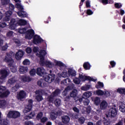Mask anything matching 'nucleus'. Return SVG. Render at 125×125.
<instances>
[{
    "label": "nucleus",
    "instance_id": "1",
    "mask_svg": "<svg viewBox=\"0 0 125 125\" xmlns=\"http://www.w3.org/2000/svg\"><path fill=\"white\" fill-rule=\"evenodd\" d=\"M15 7L12 3H9V11L5 12V17L3 18L4 22H8L10 20L11 15H12V11L14 10Z\"/></svg>",
    "mask_w": 125,
    "mask_h": 125
},
{
    "label": "nucleus",
    "instance_id": "2",
    "mask_svg": "<svg viewBox=\"0 0 125 125\" xmlns=\"http://www.w3.org/2000/svg\"><path fill=\"white\" fill-rule=\"evenodd\" d=\"M17 8L19 9V11L17 12L18 15L21 17V18H25V17H27L28 15L26 12L23 11L24 8L23 6L21 5V4L17 3Z\"/></svg>",
    "mask_w": 125,
    "mask_h": 125
},
{
    "label": "nucleus",
    "instance_id": "3",
    "mask_svg": "<svg viewBox=\"0 0 125 125\" xmlns=\"http://www.w3.org/2000/svg\"><path fill=\"white\" fill-rule=\"evenodd\" d=\"M55 80V75L53 74H50L44 76V80L48 83H51Z\"/></svg>",
    "mask_w": 125,
    "mask_h": 125
},
{
    "label": "nucleus",
    "instance_id": "4",
    "mask_svg": "<svg viewBox=\"0 0 125 125\" xmlns=\"http://www.w3.org/2000/svg\"><path fill=\"white\" fill-rule=\"evenodd\" d=\"M4 61L6 63H9L8 65L10 67L12 66V62H14L13 59H12V55H10V54L7 53L4 59Z\"/></svg>",
    "mask_w": 125,
    "mask_h": 125
},
{
    "label": "nucleus",
    "instance_id": "5",
    "mask_svg": "<svg viewBox=\"0 0 125 125\" xmlns=\"http://www.w3.org/2000/svg\"><path fill=\"white\" fill-rule=\"evenodd\" d=\"M19 79L22 83H30L33 80L32 78L27 75L20 76Z\"/></svg>",
    "mask_w": 125,
    "mask_h": 125
},
{
    "label": "nucleus",
    "instance_id": "6",
    "mask_svg": "<svg viewBox=\"0 0 125 125\" xmlns=\"http://www.w3.org/2000/svg\"><path fill=\"white\" fill-rule=\"evenodd\" d=\"M118 113V111L117 110V108L115 107H111L109 110L108 112V116L109 117H111L112 118H114L117 116V114Z\"/></svg>",
    "mask_w": 125,
    "mask_h": 125
},
{
    "label": "nucleus",
    "instance_id": "7",
    "mask_svg": "<svg viewBox=\"0 0 125 125\" xmlns=\"http://www.w3.org/2000/svg\"><path fill=\"white\" fill-rule=\"evenodd\" d=\"M42 92H43L42 90H38L35 92V93L37 95L36 96V99L37 100V101H42V100L43 99L42 96Z\"/></svg>",
    "mask_w": 125,
    "mask_h": 125
},
{
    "label": "nucleus",
    "instance_id": "8",
    "mask_svg": "<svg viewBox=\"0 0 125 125\" xmlns=\"http://www.w3.org/2000/svg\"><path fill=\"white\" fill-rule=\"evenodd\" d=\"M9 28L10 30H15L16 28V20L11 19L10 22H9Z\"/></svg>",
    "mask_w": 125,
    "mask_h": 125
},
{
    "label": "nucleus",
    "instance_id": "9",
    "mask_svg": "<svg viewBox=\"0 0 125 125\" xmlns=\"http://www.w3.org/2000/svg\"><path fill=\"white\" fill-rule=\"evenodd\" d=\"M0 74L1 77H0L1 80H4L6 78H7V76L9 75L8 71L6 69H2L0 71Z\"/></svg>",
    "mask_w": 125,
    "mask_h": 125
},
{
    "label": "nucleus",
    "instance_id": "10",
    "mask_svg": "<svg viewBox=\"0 0 125 125\" xmlns=\"http://www.w3.org/2000/svg\"><path fill=\"white\" fill-rule=\"evenodd\" d=\"M79 79H80L82 82H84V81H86V80H88V81H93V82H95L96 81V80L91 78V77L89 76H83L82 74L79 75Z\"/></svg>",
    "mask_w": 125,
    "mask_h": 125
},
{
    "label": "nucleus",
    "instance_id": "11",
    "mask_svg": "<svg viewBox=\"0 0 125 125\" xmlns=\"http://www.w3.org/2000/svg\"><path fill=\"white\" fill-rule=\"evenodd\" d=\"M35 33L34 32V30L32 29H29L27 30L26 32V35L25 36V39H28V40H31L32 38H33Z\"/></svg>",
    "mask_w": 125,
    "mask_h": 125
},
{
    "label": "nucleus",
    "instance_id": "12",
    "mask_svg": "<svg viewBox=\"0 0 125 125\" xmlns=\"http://www.w3.org/2000/svg\"><path fill=\"white\" fill-rule=\"evenodd\" d=\"M25 96H26V93L23 90H21L17 93V98L19 100H22L25 98Z\"/></svg>",
    "mask_w": 125,
    "mask_h": 125
},
{
    "label": "nucleus",
    "instance_id": "13",
    "mask_svg": "<svg viewBox=\"0 0 125 125\" xmlns=\"http://www.w3.org/2000/svg\"><path fill=\"white\" fill-rule=\"evenodd\" d=\"M62 122L63 124L65 125H67V124H69L70 123V117L67 115H63L62 116Z\"/></svg>",
    "mask_w": 125,
    "mask_h": 125
},
{
    "label": "nucleus",
    "instance_id": "14",
    "mask_svg": "<svg viewBox=\"0 0 125 125\" xmlns=\"http://www.w3.org/2000/svg\"><path fill=\"white\" fill-rule=\"evenodd\" d=\"M72 110H73L74 112L76 113V114H72V118H73V119H79V113H80V109L78 108V107L76 106H74L72 108Z\"/></svg>",
    "mask_w": 125,
    "mask_h": 125
},
{
    "label": "nucleus",
    "instance_id": "15",
    "mask_svg": "<svg viewBox=\"0 0 125 125\" xmlns=\"http://www.w3.org/2000/svg\"><path fill=\"white\" fill-rule=\"evenodd\" d=\"M74 88V84L70 85L64 89V90L62 92V96H66L68 94V91L71 90Z\"/></svg>",
    "mask_w": 125,
    "mask_h": 125
},
{
    "label": "nucleus",
    "instance_id": "16",
    "mask_svg": "<svg viewBox=\"0 0 125 125\" xmlns=\"http://www.w3.org/2000/svg\"><path fill=\"white\" fill-rule=\"evenodd\" d=\"M91 112V108L90 106H88L87 108L83 107L82 110V113L83 115H86L89 114Z\"/></svg>",
    "mask_w": 125,
    "mask_h": 125
},
{
    "label": "nucleus",
    "instance_id": "17",
    "mask_svg": "<svg viewBox=\"0 0 125 125\" xmlns=\"http://www.w3.org/2000/svg\"><path fill=\"white\" fill-rule=\"evenodd\" d=\"M42 40L40 36L37 35H35L33 39V43L35 44H38V43L42 42Z\"/></svg>",
    "mask_w": 125,
    "mask_h": 125
},
{
    "label": "nucleus",
    "instance_id": "18",
    "mask_svg": "<svg viewBox=\"0 0 125 125\" xmlns=\"http://www.w3.org/2000/svg\"><path fill=\"white\" fill-rule=\"evenodd\" d=\"M108 107V103L106 101H103L100 104V109L105 110Z\"/></svg>",
    "mask_w": 125,
    "mask_h": 125
},
{
    "label": "nucleus",
    "instance_id": "19",
    "mask_svg": "<svg viewBox=\"0 0 125 125\" xmlns=\"http://www.w3.org/2000/svg\"><path fill=\"white\" fill-rule=\"evenodd\" d=\"M20 74H26L28 72V67L26 66H21L19 70Z\"/></svg>",
    "mask_w": 125,
    "mask_h": 125
},
{
    "label": "nucleus",
    "instance_id": "20",
    "mask_svg": "<svg viewBox=\"0 0 125 125\" xmlns=\"http://www.w3.org/2000/svg\"><path fill=\"white\" fill-rule=\"evenodd\" d=\"M23 55H24V52L22 50H19L16 53L17 60H20V59L23 57Z\"/></svg>",
    "mask_w": 125,
    "mask_h": 125
},
{
    "label": "nucleus",
    "instance_id": "21",
    "mask_svg": "<svg viewBox=\"0 0 125 125\" xmlns=\"http://www.w3.org/2000/svg\"><path fill=\"white\" fill-rule=\"evenodd\" d=\"M16 111H10L7 114V117L12 119H16Z\"/></svg>",
    "mask_w": 125,
    "mask_h": 125
},
{
    "label": "nucleus",
    "instance_id": "22",
    "mask_svg": "<svg viewBox=\"0 0 125 125\" xmlns=\"http://www.w3.org/2000/svg\"><path fill=\"white\" fill-rule=\"evenodd\" d=\"M92 95V93L90 91H86L83 93L82 96V98L84 99H87V98H89L90 96Z\"/></svg>",
    "mask_w": 125,
    "mask_h": 125
},
{
    "label": "nucleus",
    "instance_id": "23",
    "mask_svg": "<svg viewBox=\"0 0 125 125\" xmlns=\"http://www.w3.org/2000/svg\"><path fill=\"white\" fill-rule=\"evenodd\" d=\"M8 122L4 119L1 118V112H0V125H7Z\"/></svg>",
    "mask_w": 125,
    "mask_h": 125
},
{
    "label": "nucleus",
    "instance_id": "24",
    "mask_svg": "<svg viewBox=\"0 0 125 125\" xmlns=\"http://www.w3.org/2000/svg\"><path fill=\"white\" fill-rule=\"evenodd\" d=\"M45 73V70L42 67V68H38L37 69V74L39 75V76H42V75L44 74Z\"/></svg>",
    "mask_w": 125,
    "mask_h": 125
},
{
    "label": "nucleus",
    "instance_id": "25",
    "mask_svg": "<svg viewBox=\"0 0 125 125\" xmlns=\"http://www.w3.org/2000/svg\"><path fill=\"white\" fill-rule=\"evenodd\" d=\"M9 94H10V92L8 90H7L0 94V98H4L5 97H7Z\"/></svg>",
    "mask_w": 125,
    "mask_h": 125
},
{
    "label": "nucleus",
    "instance_id": "26",
    "mask_svg": "<svg viewBox=\"0 0 125 125\" xmlns=\"http://www.w3.org/2000/svg\"><path fill=\"white\" fill-rule=\"evenodd\" d=\"M71 83V80L69 78H67L61 82V84L62 85H67V84H70Z\"/></svg>",
    "mask_w": 125,
    "mask_h": 125
},
{
    "label": "nucleus",
    "instance_id": "27",
    "mask_svg": "<svg viewBox=\"0 0 125 125\" xmlns=\"http://www.w3.org/2000/svg\"><path fill=\"white\" fill-rule=\"evenodd\" d=\"M46 54V52H45V50H42L40 51V52H39V53H37L36 55L37 56H38V57H44Z\"/></svg>",
    "mask_w": 125,
    "mask_h": 125
},
{
    "label": "nucleus",
    "instance_id": "28",
    "mask_svg": "<svg viewBox=\"0 0 125 125\" xmlns=\"http://www.w3.org/2000/svg\"><path fill=\"white\" fill-rule=\"evenodd\" d=\"M119 110L122 113H125V104L123 103H120L119 104Z\"/></svg>",
    "mask_w": 125,
    "mask_h": 125
},
{
    "label": "nucleus",
    "instance_id": "29",
    "mask_svg": "<svg viewBox=\"0 0 125 125\" xmlns=\"http://www.w3.org/2000/svg\"><path fill=\"white\" fill-rule=\"evenodd\" d=\"M20 26H25L27 24V21L25 20L20 19L17 22Z\"/></svg>",
    "mask_w": 125,
    "mask_h": 125
},
{
    "label": "nucleus",
    "instance_id": "30",
    "mask_svg": "<svg viewBox=\"0 0 125 125\" xmlns=\"http://www.w3.org/2000/svg\"><path fill=\"white\" fill-rule=\"evenodd\" d=\"M31 110H32V105L31 104L27 105V106L23 110V113H24V114H27V113L30 112Z\"/></svg>",
    "mask_w": 125,
    "mask_h": 125
},
{
    "label": "nucleus",
    "instance_id": "31",
    "mask_svg": "<svg viewBox=\"0 0 125 125\" xmlns=\"http://www.w3.org/2000/svg\"><path fill=\"white\" fill-rule=\"evenodd\" d=\"M61 93V90L60 89H56L52 93V94L56 97V96H58L59 94Z\"/></svg>",
    "mask_w": 125,
    "mask_h": 125
},
{
    "label": "nucleus",
    "instance_id": "32",
    "mask_svg": "<svg viewBox=\"0 0 125 125\" xmlns=\"http://www.w3.org/2000/svg\"><path fill=\"white\" fill-rule=\"evenodd\" d=\"M55 97L52 94L50 96H49L47 97V100L50 103H53V101H54Z\"/></svg>",
    "mask_w": 125,
    "mask_h": 125
},
{
    "label": "nucleus",
    "instance_id": "33",
    "mask_svg": "<svg viewBox=\"0 0 125 125\" xmlns=\"http://www.w3.org/2000/svg\"><path fill=\"white\" fill-rule=\"evenodd\" d=\"M77 94H78V91L76 89H74L72 92L70 93V97H73L75 98L76 96H77Z\"/></svg>",
    "mask_w": 125,
    "mask_h": 125
},
{
    "label": "nucleus",
    "instance_id": "34",
    "mask_svg": "<svg viewBox=\"0 0 125 125\" xmlns=\"http://www.w3.org/2000/svg\"><path fill=\"white\" fill-rule=\"evenodd\" d=\"M35 117V113L34 112H31L30 113L29 116H26L24 117V120H30V119H32Z\"/></svg>",
    "mask_w": 125,
    "mask_h": 125
},
{
    "label": "nucleus",
    "instance_id": "35",
    "mask_svg": "<svg viewBox=\"0 0 125 125\" xmlns=\"http://www.w3.org/2000/svg\"><path fill=\"white\" fill-rule=\"evenodd\" d=\"M54 62L55 63L56 66H59L61 68H62L65 66L64 64H63V63H62L61 62H59L55 60L54 61Z\"/></svg>",
    "mask_w": 125,
    "mask_h": 125
},
{
    "label": "nucleus",
    "instance_id": "36",
    "mask_svg": "<svg viewBox=\"0 0 125 125\" xmlns=\"http://www.w3.org/2000/svg\"><path fill=\"white\" fill-rule=\"evenodd\" d=\"M54 104L56 107H59L61 105V100L60 99H56L54 101Z\"/></svg>",
    "mask_w": 125,
    "mask_h": 125
},
{
    "label": "nucleus",
    "instance_id": "37",
    "mask_svg": "<svg viewBox=\"0 0 125 125\" xmlns=\"http://www.w3.org/2000/svg\"><path fill=\"white\" fill-rule=\"evenodd\" d=\"M117 92L120 94H125V88H118L117 89Z\"/></svg>",
    "mask_w": 125,
    "mask_h": 125
},
{
    "label": "nucleus",
    "instance_id": "38",
    "mask_svg": "<svg viewBox=\"0 0 125 125\" xmlns=\"http://www.w3.org/2000/svg\"><path fill=\"white\" fill-rule=\"evenodd\" d=\"M37 83L38 85L41 87H43V86H45V84H44V83H43V80H41L40 81H38Z\"/></svg>",
    "mask_w": 125,
    "mask_h": 125
},
{
    "label": "nucleus",
    "instance_id": "39",
    "mask_svg": "<svg viewBox=\"0 0 125 125\" xmlns=\"http://www.w3.org/2000/svg\"><path fill=\"white\" fill-rule=\"evenodd\" d=\"M100 98L98 97H97L96 98H95L94 99V103L95 104V105H96L97 106L99 105V104H100Z\"/></svg>",
    "mask_w": 125,
    "mask_h": 125
},
{
    "label": "nucleus",
    "instance_id": "40",
    "mask_svg": "<svg viewBox=\"0 0 125 125\" xmlns=\"http://www.w3.org/2000/svg\"><path fill=\"white\" fill-rule=\"evenodd\" d=\"M83 66L85 70H89V69H90V64L88 62H85Z\"/></svg>",
    "mask_w": 125,
    "mask_h": 125
},
{
    "label": "nucleus",
    "instance_id": "41",
    "mask_svg": "<svg viewBox=\"0 0 125 125\" xmlns=\"http://www.w3.org/2000/svg\"><path fill=\"white\" fill-rule=\"evenodd\" d=\"M40 58V64L41 65V66H43V65H45V62H44V57H41Z\"/></svg>",
    "mask_w": 125,
    "mask_h": 125
},
{
    "label": "nucleus",
    "instance_id": "42",
    "mask_svg": "<svg viewBox=\"0 0 125 125\" xmlns=\"http://www.w3.org/2000/svg\"><path fill=\"white\" fill-rule=\"evenodd\" d=\"M50 118L52 120H55L57 118V115L55 113V111L52 112L50 114Z\"/></svg>",
    "mask_w": 125,
    "mask_h": 125
},
{
    "label": "nucleus",
    "instance_id": "43",
    "mask_svg": "<svg viewBox=\"0 0 125 125\" xmlns=\"http://www.w3.org/2000/svg\"><path fill=\"white\" fill-rule=\"evenodd\" d=\"M104 87V84L103 83L100 82H98V84L96 85V88H102V87Z\"/></svg>",
    "mask_w": 125,
    "mask_h": 125
},
{
    "label": "nucleus",
    "instance_id": "44",
    "mask_svg": "<svg viewBox=\"0 0 125 125\" xmlns=\"http://www.w3.org/2000/svg\"><path fill=\"white\" fill-rule=\"evenodd\" d=\"M94 93L97 95H104V92L101 90H98L94 92Z\"/></svg>",
    "mask_w": 125,
    "mask_h": 125
},
{
    "label": "nucleus",
    "instance_id": "45",
    "mask_svg": "<svg viewBox=\"0 0 125 125\" xmlns=\"http://www.w3.org/2000/svg\"><path fill=\"white\" fill-rule=\"evenodd\" d=\"M27 29H28V27H24L23 28H21L19 30V33H20V34H24L26 33V31Z\"/></svg>",
    "mask_w": 125,
    "mask_h": 125
},
{
    "label": "nucleus",
    "instance_id": "46",
    "mask_svg": "<svg viewBox=\"0 0 125 125\" xmlns=\"http://www.w3.org/2000/svg\"><path fill=\"white\" fill-rule=\"evenodd\" d=\"M90 88V85H86L85 86H82L81 87L82 90H84V91H86L88 90Z\"/></svg>",
    "mask_w": 125,
    "mask_h": 125
},
{
    "label": "nucleus",
    "instance_id": "47",
    "mask_svg": "<svg viewBox=\"0 0 125 125\" xmlns=\"http://www.w3.org/2000/svg\"><path fill=\"white\" fill-rule=\"evenodd\" d=\"M45 65H46V66L49 68H52V66H53V64H52V63L49 61L45 62Z\"/></svg>",
    "mask_w": 125,
    "mask_h": 125
},
{
    "label": "nucleus",
    "instance_id": "48",
    "mask_svg": "<svg viewBox=\"0 0 125 125\" xmlns=\"http://www.w3.org/2000/svg\"><path fill=\"white\" fill-rule=\"evenodd\" d=\"M6 105V102L5 100H0V107H3Z\"/></svg>",
    "mask_w": 125,
    "mask_h": 125
},
{
    "label": "nucleus",
    "instance_id": "49",
    "mask_svg": "<svg viewBox=\"0 0 125 125\" xmlns=\"http://www.w3.org/2000/svg\"><path fill=\"white\" fill-rule=\"evenodd\" d=\"M10 0H1V4L2 5H5V4H8Z\"/></svg>",
    "mask_w": 125,
    "mask_h": 125
},
{
    "label": "nucleus",
    "instance_id": "50",
    "mask_svg": "<svg viewBox=\"0 0 125 125\" xmlns=\"http://www.w3.org/2000/svg\"><path fill=\"white\" fill-rule=\"evenodd\" d=\"M3 36L0 35V47L2 46L3 44Z\"/></svg>",
    "mask_w": 125,
    "mask_h": 125
},
{
    "label": "nucleus",
    "instance_id": "51",
    "mask_svg": "<svg viewBox=\"0 0 125 125\" xmlns=\"http://www.w3.org/2000/svg\"><path fill=\"white\" fill-rule=\"evenodd\" d=\"M85 121V118H84V117H81L78 119V122L80 124H83Z\"/></svg>",
    "mask_w": 125,
    "mask_h": 125
},
{
    "label": "nucleus",
    "instance_id": "52",
    "mask_svg": "<svg viewBox=\"0 0 125 125\" xmlns=\"http://www.w3.org/2000/svg\"><path fill=\"white\" fill-rule=\"evenodd\" d=\"M43 115V114L42 112H40V113H38L37 116V120H41L42 119V118Z\"/></svg>",
    "mask_w": 125,
    "mask_h": 125
},
{
    "label": "nucleus",
    "instance_id": "53",
    "mask_svg": "<svg viewBox=\"0 0 125 125\" xmlns=\"http://www.w3.org/2000/svg\"><path fill=\"white\" fill-rule=\"evenodd\" d=\"M6 36L8 37V38L12 37V36H13V31H9L7 33Z\"/></svg>",
    "mask_w": 125,
    "mask_h": 125
},
{
    "label": "nucleus",
    "instance_id": "54",
    "mask_svg": "<svg viewBox=\"0 0 125 125\" xmlns=\"http://www.w3.org/2000/svg\"><path fill=\"white\" fill-rule=\"evenodd\" d=\"M68 73L72 77H74L76 75V71H74L73 70H69Z\"/></svg>",
    "mask_w": 125,
    "mask_h": 125
},
{
    "label": "nucleus",
    "instance_id": "55",
    "mask_svg": "<svg viewBox=\"0 0 125 125\" xmlns=\"http://www.w3.org/2000/svg\"><path fill=\"white\" fill-rule=\"evenodd\" d=\"M73 82L76 84H79L81 83V80L78 78H75L73 80Z\"/></svg>",
    "mask_w": 125,
    "mask_h": 125
},
{
    "label": "nucleus",
    "instance_id": "56",
    "mask_svg": "<svg viewBox=\"0 0 125 125\" xmlns=\"http://www.w3.org/2000/svg\"><path fill=\"white\" fill-rule=\"evenodd\" d=\"M89 100L86 99L83 101V103L85 106H87L89 104Z\"/></svg>",
    "mask_w": 125,
    "mask_h": 125
},
{
    "label": "nucleus",
    "instance_id": "57",
    "mask_svg": "<svg viewBox=\"0 0 125 125\" xmlns=\"http://www.w3.org/2000/svg\"><path fill=\"white\" fill-rule=\"evenodd\" d=\"M22 64L24 65H30V61L28 59H25L22 62Z\"/></svg>",
    "mask_w": 125,
    "mask_h": 125
},
{
    "label": "nucleus",
    "instance_id": "58",
    "mask_svg": "<svg viewBox=\"0 0 125 125\" xmlns=\"http://www.w3.org/2000/svg\"><path fill=\"white\" fill-rule=\"evenodd\" d=\"M29 73H30V76H35V75H36V69H31Z\"/></svg>",
    "mask_w": 125,
    "mask_h": 125
},
{
    "label": "nucleus",
    "instance_id": "59",
    "mask_svg": "<svg viewBox=\"0 0 125 125\" xmlns=\"http://www.w3.org/2000/svg\"><path fill=\"white\" fill-rule=\"evenodd\" d=\"M7 26V24H6V23L4 21L1 22L0 24V28H5Z\"/></svg>",
    "mask_w": 125,
    "mask_h": 125
},
{
    "label": "nucleus",
    "instance_id": "60",
    "mask_svg": "<svg viewBox=\"0 0 125 125\" xmlns=\"http://www.w3.org/2000/svg\"><path fill=\"white\" fill-rule=\"evenodd\" d=\"M47 120H48V118L47 117H44L41 119V123H45V122H47Z\"/></svg>",
    "mask_w": 125,
    "mask_h": 125
},
{
    "label": "nucleus",
    "instance_id": "61",
    "mask_svg": "<svg viewBox=\"0 0 125 125\" xmlns=\"http://www.w3.org/2000/svg\"><path fill=\"white\" fill-rule=\"evenodd\" d=\"M61 76L62 78H67L68 77V73L66 72H63L62 73Z\"/></svg>",
    "mask_w": 125,
    "mask_h": 125
},
{
    "label": "nucleus",
    "instance_id": "62",
    "mask_svg": "<svg viewBox=\"0 0 125 125\" xmlns=\"http://www.w3.org/2000/svg\"><path fill=\"white\" fill-rule=\"evenodd\" d=\"M25 125H34V123L31 121H26L25 122Z\"/></svg>",
    "mask_w": 125,
    "mask_h": 125
},
{
    "label": "nucleus",
    "instance_id": "63",
    "mask_svg": "<svg viewBox=\"0 0 125 125\" xmlns=\"http://www.w3.org/2000/svg\"><path fill=\"white\" fill-rule=\"evenodd\" d=\"M8 47V45L7 44H5V45L3 46L2 47V50L3 51L6 50L7 49V48Z\"/></svg>",
    "mask_w": 125,
    "mask_h": 125
},
{
    "label": "nucleus",
    "instance_id": "64",
    "mask_svg": "<svg viewBox=\"0 0 125 125\" xmlns=\"http://www.w3.org/2000/svg\"><path fill=\"white\" fill-rule=\"evenodd\" d=\"M115 125H124V121L123 120L120 121Z\"/></svg>",
    "mask_w": 125,
    "mask_h": 125
}]
</instances>
